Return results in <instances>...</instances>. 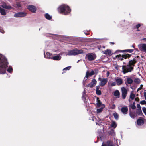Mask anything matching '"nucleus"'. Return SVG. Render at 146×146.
<instances>
[{
  "instance_id": "obj_58",
  "label": "nucleus",
  "mask_w": 146,
  "mask_h": 146,
  "mask_svg": "<svg viewBox=\"0 0 146 146\" xmlns=\"http://www.w3.org/2000/svg\"><path fill=\"white\" fill-rule=\"evenodd\" d=\"M143 40L145 41H146V38H143Z\"/></svg>"
},
{
  "instance_id": "obj_23",
  "label": "nucleus",
  "mask_w": 146,
  "mask_h": 146,
  "mask_svg": "<svg viewBox=\"0 0 146 146\" xmlns=\"http://www.w3.org/2000/svg\"><path fill=\"white\" fill-rule=\"evenodd\" d=\"M136 113L137 115H140V116H142L143 115V114L142 112L141 108L137 109L136 110Z\"/></svg>"
},
{
  "instance_id": "obj_59",
  "label": "nucleus",
  "mask_w": 146,
  "mask_h": 146,
  "mask_svg": "<svg viewBox=\"0 0 146 146\" xmlns=\"http://www.w3.org/2000/svg\"><path fill=\"white\" fill-rule=\"evenodd\" d=\"M109 75V73L108 72H107V76H108Z\"/></svg>"
},
{
  "instance_id": "obj_52",
  "label": "nucleus",
  "mask_w": 146,
  "mask_h": 146,
  "mask_svg": "<svg viewBox=\"0 0 146 146\" xmlns=\"http://www.w3.org/2000/svg\"><path fill=\"white\" fill-rule=\"evenodd\" d=\"M135 100L137 101H138L139 100V98L138 97L136 98H135Z\"/></svg>"
},
{
  "instance_id": "obj_20",
  "label": "nucleus",
  "mask_w": 146,
  "mask_h": 146,
  "mask_svg": "<svg viewBox=\"0 0 146 146\" xmlns=\"http://www.w3.org/2000/svg\"><path fill=\"white\" fill-rule=\"evenodd\" d=\"M94 72L93 70H92L90 72H89L88 71H87L86 73V77H89L92 76L94 74Z\"/></svg>"
},
{
  "instance_id": "obj_10",
  "label": "nucleus",
  "mask_w": 146,
  "mask_h": 146,
  "mask_svg": "<svg viewBox=\"0 0 146 146\" xmlns=\"http://www.w3.org/2000/svg\"><path fill=\"white\" fill-rule=\"evenodd\" d=\"M96 80L94 78L92 80L91 82L86 86L90 88H92L96 85Z\"/></svg>"
},
{
  "instance_id": "obj_8",
  "label": "nucleus",
  "mask_w": 146,
  "mask_h": 146,
  "mask_svg": "<svg viewBox=\"0 0 146 146\" xmlns=\"http://www.w3.org/2000/svg\"><path fill=\"white\" fill-rule=\"evenodd\" d=\"M138 47L141 51L146 52V44H141L138 45Z\"/></svg>"
},
{
  "instance_id": "obj_21",
  "label": "nucleus",
  "mask_w": 146,
  "mask_h": 146,
  "mask_svg": "<svg viewBox=\"0 0 146 146\" xmlns=\"http://www.w3.org/2000/svg\"><path fill=\"white\" fill-rule=\"evenodd\" d=\"M106 145L107 146H115L113 141L111 140H109L107 141Z\"/></svg>"
},
{
  "instance_id": "obj_41",
  "label": "nucleus",
  "mask_w": 146,
  "mask_h": 146,
  "mask_svg": "<svg viewBox=\"0 0 146 146\" xmlns=\"http://www.w3.org/2000/svg\"><path fill=\"white\" fill-rule=\"evenodd\" d=\"M16 4L17 7L19 8L21 7V5L19 2H17L16 3Z\"/></svg>"
},
{
  "instance_id": "obj_12",
  "label": "nucleus",
  "mask_w": 146,
  "mask_h": 146,
  "mask_svg": "<svg viewBox=\"0 0 146 146\" xmlns=\"http://www.w3.org/2000/svg\"><path fill=\"white\" fill-rule=\"evenodd\" d=\"M115 80L116 84L118 86L121 85L123 82V79L120 78L118 77H116Z\"/></svg>"
},
{
  "instance_id": "obj_27",
  "label": "nucleus",
  "mask_w": 146,
  "mask_h": 146,
  "mask_svg": "<svg viewBox=\"0 0 146 146\" xmlns=\"http://www.w3.org/2000/svg\"><path fill=\"white\" fill-rule=\"evenodd\" d=\"M45 18L48 20H50L52 18V16L50 15L48 13H46L44 15Z\"/></svg>"
},
{
  "instance_id": "obj_33",
  "label": "nucleus",
  "mask_w": 146,
  "mask_h": 146,
  "mask_svg": "<svg viewBox=\"0 0 146 146\" xmlns=\"http://www.w3.org/2000/svg\"><path fill=\"white\" fill-rule=\"evenodd\" d=\"M135 97V95L132 92L130 94V98H131V100H133L134 99Z\"/></svg>"
},
{
  "instance_id": "obj_44",
  "label": "nucleus",
  "mask_w": 146,
  "mask_h": 146,
  "mask_svg": "<svg viewBox=\"0 0 146 146\" xmlns=\"http://www.w3.org/2000/svg\"><path fill=\"white\" fill-rule=\"evenodd\" d=\"M142 110L145 114L146 115V108L145 107H143Z\"/></svg>"
},
{
  "instance_id": "obj_62",
  "label": "nucleus",
  "mask_w": 146,
  "mask_h": 146,
  "mask_svg": "<svg viewBox=\"0 0 146 146\" xmlns=\"http://www.w3.org/2000/svg\"><path fill=\"white\" fill-rule=\"evenodd\" d=\"M111 44H114V42H111Z\"/></svg>"
},
{
  "instance_id": "obj_61",
  "label": "nucleus",
  "mask_w": 146,
  "mask_h": 146,
  "mask_svg": "<svg viewBox=\"0 0 146 146\" xmlns=\"http://www.w3.org/2000/svg\"><path fill=\"white\" fill-rule=\"evenodd\" d=\"M80 61V60H78V61L77 62V63H78Z\"/></svg>"
},
{
  "instance_id": "obj_9",
  "label": "nucleus",
  "mask_w": 146,
  "mask_h": 146,
  "mask_svg": "<svg viewBox=\"0 0 146 146\" xmlns=\"http://www.w3.org/2000/svg\"><path fill=\"white\" fill-rule=\"evenodd\" d=\"M121 90L122 98L123 99H125L126 96L127 91V89L124 87L121 88Z\"/></svg>"
},
{
  "instance_id": "obj_35",
  "label": "nucleus",
  "mask_w": 146,
  "mask_h": 146,
  "mask_svg": "<svg viewBox=\"0 0 146 146\" xmlns=\"http://www.w3.org/2000/svg\"><path fill=\"white\" fill-rule=\"evenodd\" d=\"M111 126L112 127L115 128L117 126V125L115 122L113 121L111 125Z\"/></svg>"
},
{
  "instance_id": "obj_43",
  "label": "nucleus",
  "mask_w": 146,
  "mask_h": 146,
  "mask_svg": "<svg viewBox=\"0 0 146 146\" xmlns=\"http://www.w3.org/2000/svg\"><path fill=\"white\" fill-rule=\"evenodd\" d=\"M129 115L130 117L132 118H134L135 117V115L134 114L131 113H129Z\"/></svg>"
},
{
  "instance_id": "obj_30",
  "label": "nucleus",
  "mask_w": 146,
  "mask_h": 146,
  "mask_svg": "<svg viewBox=\"0 0 146 146\" xmlns=\"http://www.w3.org/2000/svg\"><path fill=\"white\" fill-rule=\"evenodd\" d=\"M97 104L98 107L102 105V103L98 98H97Z\"/></svg>"
},
{
  "instance_id": "obj_11",
  "label": "nucleus",
  "mask_w": 146,
  "mask_h": 146,
  "mask_svg": "<svg viewBox=\"0 0 146 146\" xmlns=\"http://www.w3.org/2000/svg\"><path fill=\"white\" fill-rule=\"evenodd\" d=\"M27 8L29 11L32 13L36 12V8L35 6L33 5H29L27 6Z\"/></svg>"
},
{
  "instance_id": "obj_22",
  "label": "nucleus",
  "mask_w": 146,
  "mask_h": 146,
  "mask_svg": "<svg viewBox=\"0 0 146 146\" xmlns=\"http://www.w3.org/2000/svg\"><path fill=\"white\" fill-rule=\"evenodd\" d=\"M137 123L139 125H143L144 123V122L143 120L141 119H138L137 121Z\"/></svg>"
},
{
  "instance_id": "obj_14",
  "label": "nucleus",
  "mask_w": 146,
  "mask_h": 146,
  "mask_svg": "<svg viewBox=\"0 0 146 146\" xmlns=\"http://www.w3.org/2000/svg\"><path fill=\"white\" fill-rule=\"evenodd\" d=\"M138 57H139V56H137L135 57L134 58H133V60L129 61V64L132 66H133V67L135 64L136 63L137 61L136 60V58Z\"/></svg>"
},
{
  "instance_id": "obj_57",
  "label": "nucleus",
  "mask_w": 146,
  "mask_h": 146,
  "mask_svg": "<svg viewBox=\"0 0 146 146\" xmlns=\"http://www.w3.org/2000/svg\"><path fill=\"white\" fill-rule=\"evenodd\" d=\"M84 33L86 35H88L89 34V33H87V32H84Z\"/></svg>"
},
{
  "instance_id": "obj_29",
  "label": "nucleus",
  "mask_w": 146,
  "mask_h": 146,
  "mask_svg": "<svg viewBox=\"0 0 146 146\" xmlns=\"http://www.w3.org/2000/svg\"><path fill=\"white\" fill-rule=\"evenodd\" d=\"M13 69L12 66H9L7 69V71L9 73H12L13 72Z\"/></svg>"
},
{
  "instance_id": "obj_28",
  "label": "nucleus",
  "mask_w": 146,
  "mask_h": 146,
  "mask_svg": "<svg viewBox=\"0 0 146 146\" xmlns=\"http://www.w3.org/2000/svg\"><path fill=\"white\" fill-rule=\"evenodd\" d=\"M109 133L110 135L113 136H115V133L113 129H111L109 132Z\"/></svg>"
},
{
  "instance_id": "obj_40",
  "label": "nucleus",
  "mask_w": 146,
  "mask_h": 146,
  "mask_svg": "<svg viewBox=\"0 0 146 146\" xmlns=\"http://www.w3.org/2000/svg\"><path fill=\"white\" fill-rule=\"evenodd\" d=\"M88 77H86V75L85 76V77L84 78V79L83 80V84L84 85H85V82L87 80V78Z\"/></svg>"
},
{
  "instance_id": "obj_19",
  "label": "nucleus",
  "mask_w": 146,
  "mask_h": 146,
  "mask_svg": "<svg viewBox=\"0 0 146 146\" xmlns=\"http://www.w3.org/2000/svg\"><path fill=\"white\" fill-rule=\"evenodd\" d=\"M61 58V57L59 55H56L54 56H52V59L54 60L59 61Z\"/></svg>"
},
{
  "instance_id": "obj_16",
  "label": "nucleus",
  "mask_w": 146,
  "mask_h": 146,
  "mask_svg": "<svg viewBox=\"0 0 146 146\" xmlns=\"http://www.w3.org/2000/svg\"><path fill=\"white\" fill-rule=\"evenodd\" d=\"M44 56L46 58L52 59L53 56L52 54L48 52H47L46 54H45V52H44Z\"/></svg>"
},
{
  "instance_id": "obj_13",
  "label": "nucleus",
  "mask_w": 146,
  "mask_h": 146,
  "mask_svg": "<svg viewBox=\"0 0 146 146\" xmlns=\"http://www.w3.org/2000/svg\"><path fill=\"white\" fill-rule=\"evenodd\" d=\"M117 56L118 57V60H123V58H124L125 59L128 58H129L130 56V55L127 54L125 55H123L122 56L121 55H117Z\"/></svg>"
},
{
  "instance_id": "obj_45",
  "label": "nucleus",
  "mask_w": 146,
  "mask_h": 146,
  "mask_svg": "<svg viewBox=\"0 0 146 146\" xmlns=\"http://www.w3.org/2000/svg\"><path fill=\"white\" fill-rule=\"evenodd\" d=\"M140 103L142 105L145 104H146V101L145 100L142 101L140 102Z\"/></svg>"
},
{
  "instance_id": "obj_34",
  "label": "nucleus",
  "mask_w": 146,
  "mask_h": 146,
  "mask_svg": "<svg viewBox=\"0 0 146 146\" xmlns=\"http://www.w3.org/2000/svg\"><path fill=\"white\" fill-rule=\"evenodd\" d=\"M134 81L135 83L139 84L140 82V80L138 78H135L134 79Z\"/></svg>"
},
{
  "instance_id": "obj_24",
  "label": "nucleus",
  "mask_w": 146,
  "mask_h": 146,
  "mask_svg": "<svg viewBox=\"0 0 146 146\" xmlns=\"http://www.w3.org/2000/svg\"><path fill=\"white\" fill-rule=\"evenodd\" d=\"M0 13L1 15H5L6 14L5 10L0 7Z\"/></svg>"
},
{
  "instance_id": "obj_53",
  "label": "nucleus",
  "mask_w": 146,
  "mask_h": 146,
  "mask_svg": "<svg viewBox=\"0 0 146 146\" xmlns=\"http://www.w3.org/2000/svg\"><path fill=\"white\" fill-rule=\"evenodd\" d=\"M144 96L145 98V99L146 100V92H144Z\"/></svg>"
},
{
  "instance_id": "obj_31",
  "label": "nucleus",
  "mask_w": 146,
  "mask_h": 146,
  "mask_svg": "<svg viewBox=\"0 0 146 146\" xmlns=\"http://www.w3.org/2000/svg\"><path fill=\"white\" fill-rule=\"evenodd\" d=\"M133 52V49H126L123 50V52L132 53Z\"/></svg>"
},
{
  "instance_id": "obj_17",
  "label": "nucleus",
  "mask_w": 146,
  "mask_h": 146,
  "mask_svg": "<svg viewBox=\"0 0 146 146\" xmlns=\"http://www.w3.org/2000/svg\"><path fill=\"white\" fill-rule=\"evenodd\" d=\"M1 6L2 8L7 9H9L13 8V7L9 5H7L5 3L2 4L1 5Z\"/></svg>"
},
{
  "instance_id": "obj_25",
  "label": "nucleus",
  "mask_w": 146,
  "mask_h": 146,
  "mask_svg": "<svg viewBox=\"0 0 146 146\" xmlns=\"http://www.w3.org/2000/svg\"><path fill=\"white\" fill-rule=\"evenodd\" d=\"M104 54L107 55H111L112 54L111 53V51L110 50L107 49L104 51Z\"/></svg>"
},
{
  "instance_id": "obj_15",
  "label": "nucleus",
  "mask_w": 146,
  "mask_h": 146,
  "mask_svg": "<svg viewBox=\"0 0 146 146\" xmlns=\"http://www.w3.org/2000/svg\"><path fill=\"white\" fill-rule=\"evenodd\" d=\"M133 82V81L132 79L130 78H127L126 79L125 83L127 86H129L131 85Z\"/></svg>"
},
{
  "instance_id": "obj_26",
  "label": "nucleus",
  "mask_w": 146,
  "mask_h": 146,
  "mask_svg": "<svg viewBox=\"0 0 146 146\" xmlns=\"http://www.w3.org/2000/svg\"><path fill=\"white\" fill-rule=\"evenodd\" d=\"M120 93L119 91L118 90H116L114 92V95L117 98L119 97Z\"/></svg>"
},
{
  "instance_id": "obj_6",
  "label": "nucleus",
  "mask_w": 146,
  "mask_h": 146,
  "mask_svg": "<svg viewBox=\"0 0 146 146\" xmlns=\"http://www.w3.org/2000/svg\"><path fill=\"white\" fill-rule=\"evenodd\" d=\"M98 80L100 82L99 83L100 86L102 87L104 86L108 82V79L105 78H101L99 77L98 78Z\"/></svg>"
},
{
  "instance_id": "obj_7",
  "label": "nucleus",
  "mask_w": 146,
  "mask_h": 146,
  "mask_svg": "<svg viewBox=\"0 0 146 146\" xmlns=\"http://www.w3.org/2000/svg\"><path fill=\"white\" fill-rule=\"evenodd\" d=\"M27 15V13L24 12H19L16 13L14 15V17H22L25 16Z\"/></svg>"
},
{
  "instance_id": "obj_36",
  "label": "nucleus",
  "mask_w": 146,
  "mask_h": 146,
  "mask_svg": "<svg viewBox=\"0 0 146 146\" xmlns=\"http://www.w3.org/2000/svg\"><path fill=\"white\" fill-rule=\"evenodd\" d=\"M86 91L85 90V89H84V90L82 93V99H84L85 96L86 95Z\"/></svg>"
},
{
  "instance_id": "obj_46",
  "label": "nucleus",
  "mask_w": 146,
  "mask_h": 146,
  "mask_svg": "<svg viewBox=\"0 0 146 146\" xmlns=\"http://www.w3.org/2000/svg\"><path fill=\"white\" fill-rule=\"evenodd\" d=\"M100 86H99V85H98V86H96V90H100V89H101V88H100Z\"/></svg>"
},
{
  "instance_id": "obj_32",
  "label": "nucleus",
  "mask_w": 146,
  "mask_h": 146,
  "mask_svg": "<svg viewBox=\"0 0 146 146\" xmlns=\"http://www.w3.org/2000/svg\"><path fill=\"white\" fill-rule=\"evenodd\" d=\"M113 115L115 119H116V120H117L118 119L119 115L117 113L115 112V113H114L113 114Z\"/></svg>"
},
{
  "instance_id": "obj_60",
  "label": "nucleus",
  "mask_w": 146,
  "mask_h": 146,
  "mask_svg": "<svg viewBox=\"0 0 146 146\" xmlns=\"http://www.w3.org/2000/svg\"><path fill=\"white\" fill-rule=\"evenodd\" d=\"M132 105H135V102H133Z\"/></svg>"
},
{
  "instance_id": "obj_38",
  "label": "nucleus",
  "mask_w": 146,
  "mask_h": 146,
  "mask_svg": "<svg viewBox=\"0 0 146 146\" xmlns=\"http://www.w3.org/2000/svg\"><path fill=\"white\" fill-rule=\"evenodd\" d=\"M103 109V108L102 107L98 109L97 110V113H98L101 112L102 111Z\"/></svg>"
},
{
  "instance_id": "obj_18",
  "label": "nucleus",
  "mask_w": 146,
  "mask_h": 146,
  "mask_svg": "<svg viewBox=\"0 0 146 146\" xmlns=\"http://www.w3.org/2000/svg\"><path fill=\"white\" fill-rule=\"evenodd\" d=\"M128 111V108L127 106H124L121 108V111L124 114H127V112Z\"/></svg>"
},
{
  "instance_id": "obj_55",
  "label": "nucleus",
  "mask_w": 146,
  "mask_h": 146,
  "mask_svg": "<svg viewBox=\"0 0 146 146\" xmlns=\"http://www.w3.org/2000/svg\"><path fill=\"white\" fill-rule=\"evenodd\" d=\"M101 146H107V145H106L104 144V143H103Z\"/></svg>"
},
{
  "instance_id": "obj_4",
  "label": "nucleus",
  "mask_w": 146,
  "mask_h": 146,
  "mask_svg": "<svg viewBox=\"0 0 146 146\" xmlns=\"http://www.w3.org/2000/svg\"><path fill=\"white\" fill-rule=\"evenodd\" d=\"M133 70V66L128 64L123 66L122 72L124 74H125L126 73L131 72Z\"/></svg>"
},
{
  "instance_id": "obj_42",
  "label": "nucleus",
  "mask_w": 146,
  "mask_h": 146,
  "mask_svg": "<svg viewBox=\"0 0 146 146\" xmlns=\"http://www.w3.org/2000/svg\"><path fill=\"white\" fill-rule=\"evenodd\" d=\"M141 26L140 24H137L134 27V29H138Z\"/></svg>"
},
{
  "instance_id": "obj_48",
  "label": "nucleus",
  "mask_w": 146,
  "mask_h": 146,
  "mask_svg": "<svg viewBox=\"0 0 146 146\" xmlns=\"http://www.w3.org/2000/svg\"><path fill=\"white\" fill-rule=\"evenodd\" d=\"M115 108V104L112 105L110 107V108L112 109H114Z\"/></svg>"
},
{
  "instance_id": "obj_51",
  "label": "nucleus",
  "mask_w": 146,
  "mask_h": 146,
  "mask_svg": "<svg viewBox=\"0 0 146 146\" xmlns=\"http://www.w3.org/2000/svg\"><path fill=\"white\" fill-rule=\"evenodd\" d=\"M137 108H138V109L141 108V107L139 104H137Z\"/></svg>"
},
{
  "instance_id": "obj_5",
  "label": "nucleus",
  "mask_w": 146,
  "mask_h": 146,
  "mask_svg": "<svg viewBox=\"0 0 146 146\" xmlns=\"http://www.w3.org/2000/svg\"><path fill=\"white\" fill-rule=\"evenodd\" d=\"M96 57V55L93 53H89L86 56V58H87L89 61H92L94 60Z\"/></svg>"
},
{
  "instance_id": "obj_2",
  "label": "nucleus",
  "mask_w": 146,
  "mask_h": 146,
  "mask_svg": "<svg viewBox=\"0 0 146 146\" xmlns=\"http://www.w3.org/2000/svg\"><path fill=\"white\" fill-rule=\"evenodd\" d=\"M58 12L62 15H66L69 14L71 11L70 7L66 4H62L58 8Z\"/></svg>"
},
{
  "instance_id": "obj_49",
  "label": "nucleus",
  "mask_w": 146,
  "mask_h": 146,
  "mask_svg": "<svg viewBox=\"0 0 146 146\" xmlns=\"http://www.w3.org/2000/svg\"><path fill=\"white\" fill-rule=\"evenodd\" d=\"M116 83L115 82H113L111 84V85L112 86H114L116 85Z\"/></svg>"
},
{
  "instance_id": "obj_50",
  "label": "nucleus",
  "mask_w": 146,
  "mask_h": 146,
  "mask_svg": "<svg viewBox=\"0 0 146 146\" xmlns=\"http://www.w3.org/2000/svg\"><path fill=\"white\" fill-rule=\"evenodd\" d=\"M143 86V85L142 84H141L140 85V87L138 88L137 91H139L141 89H142V87Z\"/></svg>"
},
{
  "instance_id": "obj_47",
  "label": "nucleus",
  "mask_w": 146,
  "mask_h": 146,
  "mask_svg": "<svg viewBox=\"0 0 146 146\" xmlns=\"http://www.w3.org/2000/svg\"><path fill=\"white\" fill-rule=\"evenodd\" d=\"M131 108L132 109H135L136 108V106L135 105H131L130 106Z\"/></svg>"
},
{
  "instance_id": "obj_54",
  "label": "nucleus",
  "mask_w": 146,
  "mask_h": 146,
  "mask_svg": "<svg viewBox=\"0 0 146 146\" xmlns=\"http://www.w3.org/2000/svg\"><path fill=\"white\" fill-rule=\"evenodd\" d=\"M0 32L2 33H4V31L2 29H0Z\"/></svg>"
},
{
  "instance_id": "obj_39",
  "label": "nucleus",
  "mask_w": 146,
  "mask_h": 146,
  "mask_svg": "<svg viewBox=\"0 0 146 146\" xmlns=\"http://www.w3.org/2000/svg\"><path fill=\"white\" fill-rule=\"evenodd\" d=\"M96 93L98 95H100L102 94L100 90H96Z\"/></svg>"
},
{
  "instance_id": "obj_63",
  "label": "nucleus",
  "mask_w": 146,
  "mask_h": 146,
  "mask_svg": "<svg viewBox=\"0 0 146 146\" xmlns=\"http://www.w3.org/2000/svg\"><path fill=\"white\" fill-rule=\"evenodd\" d=\"M135 50H136L137 51H139L138 50V49H135Z\"/></svg>"
},
{
  "instance_id": "obj_37",
  "label": "nucleus",
  "mask_w": 146,
  "mask_h": 146,
  "mask_svg": "<svg viewBox=\"0 0 146 146\" xmlns=\"http://www.w3.org/2000/svg\"><path fill=\"white\" fill-rule=\"evenodd\" d=\"M71 68V66H68L66 67L65 68H64L63 70V72H64L65 70H69Z\"/></svg>"
},
{
  "instance_id": "obj_56",
  "label": "nucleus",
  "mask_w": 146,
  "mask_h": 146,
  "mask_svg": "<svg viewBox=\"0 0 146 146\" xmlns=\"http://www.w3.org/2000/svg\"><path fill=\"white\" fill-rule=\"evenodd\" d=\"M62 55V53H60L59 54H58V55H59V56H60L61 55Z\"/></svg>"
},
{
  "instance_id": "obj_3",
  "label": "nucleus",
  "mask_w": 146,
  "mask_h": 146,
  "mask_svg": "<svg viewBox=\"0 0 146 146\" xmlns=\"http://www.w3.org/2000/svg\"><path fill=\"white\" fill-rule=\"evenodd\" d=\"M64 53L66 56H75L78 54L83 53L84 52L82 50L75 49L68 51V52H65Z\"/></svg>"
},
{
  "instance_id": "obj_64",
  "label": "nucleus",
  "mask_w": 146,
  "mask_h": 146,
  "mask_svg": "<svg viewBox=\"0 0 146 146\" xmlns=\"http://www.w3.org/2000/svg\"><path fill=\"white\" fill-rule=\"evenodd\" d=\"M137 31H140V30L139 29H137Z\"/></svg>"
},
{
  "instance_id": "obj_1",
  "label": "nucleus",
  "mask_w": 146,
  "mask_h": 146,
  "mask_svg": "<svg viewBox=\"0 0 146 146\" xmlns=\"http://www.w3.org/2000/svg\"><path fill=\"white\" fill-rule=\"evenodd\" d=\"M8 64L7 59L6 57L0 53V74L6 73Z\"/></svg>"
}]
</instances>
